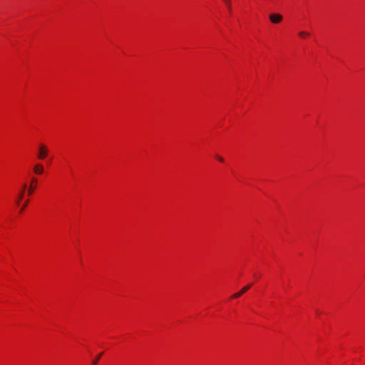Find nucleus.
I'll use <instances>...</instances> for the list:
<instances>
[{
	"instance_id": "f257e3e1",
	"label": "nucleus",
	"mask_w": 365,
	"mask_h": 365,
	"mask_svg": "<svg viewBox=\"0 0 365 365\" xmlns=\"http://www.w3.org/2000/svg\"><path fill=\"white\" fill-rule=\"evenodd\" d=\"M48 153V148L47 146L43 143L39 144L38 145V158L40 160H43L46 158Z\"/></svg>"
},
{
	"instance_id": "f03ea898",
	"label": "nucleus",
	"mask_w": 365,
	"mask_h": 365,
	"mask_svg": "<svg viewBox=\"0 0 365 365\" xmlns=\"http://www.w3.org/2000/svg\"><path fill=\"white\" fill-rule=\"evenodd\" d=\"M269 18L273 24H278L282 20V16L279 14H271Z\"/></svg>"
},
{
	"instance_id": "7ed1b4c3",
	"label": "nucleus",
	"mask_w": 365,
	"mask_h": 365,
	"mask_svg": "<svg viewBox=\"0 0 365 365\" xmlns=\"http://www.w3.org/2000/svg\"><path fill=\"white\" fill-rule=\"evenodd\" d=\"M252 287V284H247L246 285L245 287H244L240 292L234 294L231 298L232 299H235V298H238L240 297V296H242L244 293H245L247 291H248Z\"/></svg>"
},
{
	"instance_id": "20e7f679",
	"label": "nucleus",
	"mask_w": 365,
	"mask_h": 365,
	"mask_svg": "<svg viewBox=\"0 0 365 365\" xmlns=\"http://www.w3.org/2000/svg\"><path fill=\"white\" fill-rule=\"evenodd\" d=\"M37 183V179L36 178H33L31 179V185L29 187L28 190L29 195H31L36 189V184Z\"/></svg>"
},
{
	"instance_id": "39448f33",
	"label": "nucleus",
	"mask_w": 365,
	"mask_h": 365,
	"mask_svg": "<svg viewBox=\"0 0 365 365\" xmlns=\"http://www.w3.org/2000/svg\"><path fill=\"white\" fill-rule=\"evenodd\" d=\"M43 170H44V168L41 164L38 163V164L35 165V166L34 167V172L37 175H40V174L43 173Z\"/></svg>"
},
{
	"instance_id": "423d86ee",
	"label": "nucleus",
	"mask_w": 365,
	"mask_h": 365,
	"mask_svg": "<svg viewBox=\"0 0 365 365\" xmlns=\"http://www.w3.org/2000/svg\"><path fill=\"white\" fill-rule=\"evenodd\" d=\"M26 188V184H24V185H23L22 190H21V191L20 192V193L19 194L18 198H17V200H16V204L17 205H19L21 200L23 198L24 195V190H25Z\"/></svg>"
},
{
	"instance_id": "0eeeda50",
	"label": "nucleus",
	"mask_w": 365,
	"mask_h": 365,
	"mask_svg": "<svg viewBox=\"0 0 365 365\" xmlns=\"http://www.w3.org/2000/svg\"><path fill=\"white\" fill-rule=\"evenodd\" d=\"M223 1L226 4L227 9L230 11L232 9L231 0H223Z\"/></svg>"
},
{
	"instance_id": "6e6552de",
	"label": "nucleus",
	"mask_w": 365,
	"mask_h": 365,
	"mask_svg": "<svg viewBox=\"0 0 365 365\" xmlns=\"http://www.w3.org/2000/svg\"><path fill=\"white\" fill-rule=\"evenodd\" d=\"M299 36H301L302 38H304L306 36H309V34L308 32H306V31H301V32L299 33Z\"/></svg>"
},
{
	"instance_id": "1a4fd4ad",
	"label": "nucleus",
	"mask_w": 365,
	"mask_h": 365,
	"mask_svg": "<svg viewBox=\"0 0 365 365\" xmlns=\"http://www.w3.org/2000/svg\"><path fill=\"white\" fill-rule=\"evenodd\" d=\"M28 203H29V200H26L25 202L24 203V205L21 206V207L20 209V213H21L24 210V209L26 207Z\"/></svg>"
},
{
	"instance_id": "9d476101",
	"label": "nucleus",
	"mask_w": 365,
	"mask_h": 365,
	"mask_svg": "<svg viewBox=\"0 0 365 365\" xmlns=\"http://www.w3.org/2000/svg\"><path fill=\"white\" fill-rule=\"evenodd\" d=\"M101 356H102V353L98 354L96 356V358L93 361L92 365H96V364L98 363V361L99 360V359L101 358Z\"/></svg>"
},
{
	"instance_id": "9b49d317",
	"label": "nucleus",
	"mask_w": 365,
	"mask_h": 365,
	"mask_svg": "<svg viewBox=\"0 0 365 365\" xmlns=\"http://www.w3.org/2000/svg\"><path fill=\"white\" fill-rule=\"evenodd\" d=\"M216 158H217L219 161H220V162H222H222H224V159H223L222 157L219 156V155H217V156H216Z\"/></svg>"
}]
</instances>
